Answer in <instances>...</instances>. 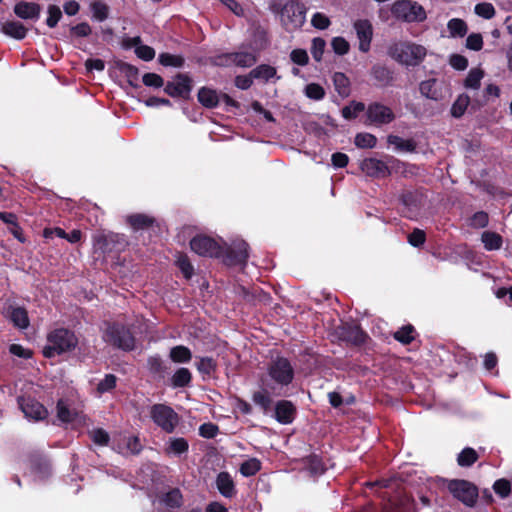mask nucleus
Wrapping results in <instances>:
<instances>
[{
	"label": "nucleus",
	"mask_w": 512,
	"mask_h": 512,
	"mask_svg": "<svg viewBox=\"0 0 512 512\" xmlns=\"http://www.w3.org/2000/svg\"><path fill=\"white\" fill-rule=\"evenodd\" d=\"M189 450V443L183 437L170 438L168 447L166 448L167 453H173L175 455H181L187 453Z\"/></svg>",
	"instance_id": "nucleus-44"
},
{
	"label": "nucleus",
	"mask_w": 512,
	"mask_h": 512,
	"mask_svg": "<svg viewBox=\"0 0 512 512\" xmlns=\"http://www.w3.org/2000/svg\"><path fill=\"white\" fill-rule=\"evenodd\" d=\"M366 110V106L363 102L352 101L351 105L344 106L341 110L343 118L346 120L355 119L360 112Z\"/></svg>",
	"instance_id": "nucleus-50"
},
{
	"label": "nucleus",
	"mask_w": 512,
	"mask_h": 512,
	"mask_svg": "<svg viewBox=\"0 0 512 512\" xmlns=\"http://www.w3.org/2000/svg\"><path fill=\"white\" fill-rule=\"evenodd\" d=\"M233 65L238 67H252L256 62V56L251 52H232Z\"/></svg>",
	"instance_id": "nucleus-40"
},
{
	"label": "nucleus",
	"mask_w": 512,
	"mask_h": 512,
	"mask_svg": "<svg viewBox=\"0 0 512 512\" xmlns=\"http://www.w3.org/2000/svg\"><path fill=\"white\" fill-rule=\"evenodd\" d=\"M326 42L321 37H315L312 40L311 54L315 61L320 62L325 50Z\"/></svg>",
	"instance_id": "nucleus-58"
},
{
	"label": "nucleus",
	"mask_w": 512,
	"mask_h": 512,
	"mask_svg": "<svg viewBox=\"0 0 512 512\" xmlns=\"http://www.w3.org/2000/svg\"><path fill=\"white\" fill-rule=\"evenodd\" d=\"M391 11L396 18L408 22H421L426 19L424 8L417 2L411 0H398L394 2Z\"/></svg>",
	"instance_id": "nucleus-10"
},
{
	"label": "nucleus",
	"mask_w": 512,
	"mask_h": 512,
	"mask_svg": "<svg viewBox=\"0 0 512 512\" xmlns=\"http://www.w3.org/2000/svg\"><path fill=\"white\" fill-rule=\"evenodd\" d=\"M367 124L382 126L391 123L395 119L392 109L380 102H372L366 108Z\"/></svg>",
	"instance_id": "nucleus-12"
},
{
	"label": "nucleus",
	"mask_w": 512,
	"mask_h": 512,
	"mask_svg": "<svg viewBox=\"0 0 512 512\" xmlns=\"http://www.w3.org/2000/svg\"><path fill=\"white\" fill-rule=\"evenodd\" d=\"M192 382V373L188 368H178L170 379V385L173 388L188 387Z\"/></svg>",
	"instance_id": "nucleus-30"
},
{
	"label": "nucleus",
	"mask_w": 512,
	"mask_h": 512,
	"mask_svg": "<svg viewBox=\"0 0 512 512\" xmlns=\"http://www.w3.org/2000/svg\"><path fill=\"white\" fill-rule=\"evenodd\" d=\"M90 439L98 446H107L110 436L103 428H95L88 432Z\"/></svg>",
	"instance_id": "nucleus-53"
},
{
	"label": "nucleus",
	"mask_w": 512,
	"mask_h": 512,
	"mask_svg": "<svg viewBox=\"0 0 512 512\" xmlns=\"http://www.w3.org/2000/svg\"><path fill=\"white\" fill-rule=\"evenodd\" d=\"M371 77L375 80L378 87L391 86L394 81V71L383 64H374L370 70Z\"/></svg>",
	"instance_id": "nucleus-19"
},
{
	"label": "nucleus",
	"mask_w": 512,
	"mask_h": 512,
	"mask_svg": "<svg viewBox=\"0 0 512 512\" xmlns=\"http://www.w3.org/2000/svg\"><path fill=\"white\" fill-rule=\"evenodd\" d=\"M436 84L437 80L435 78L422 81L419 85L421 95L431 100H439L441 92L437 90Z\"/></svg>",
	"instance_id": "nucleus-35"
},
{
	"label": "nucleus",
	"mask_w": 512,
	"mask_h": 512,
	"mask_svg": "<svg viewBox=\"0 0 512 512\" xmlns=\"http://www.w3.org/2000/svg\"><path fill=\"white\" fill-rule=\"evenodd\" d=\"M331 46H332V49L333 51L337 54V55H345L349 52V49H350V44L349 42L344 39L343 37H334L331 41Z\"/></svg>",
	"instance_id": "nucleus-60"
},
{
	"label": "nucleus",
	"mask_w": 512,
	"mask_h": 512,
	"mask_svg": "<svg viewBox=\"0 0 512 512\" xmlns=\"http://www.w3.org/2000/svg\"><path fill=\"white\" fill-rule=\"evenodd\" d=\"M149 417L158 428L167 434L174 433L181 420L180 415L165 403L151 405Z\"/></svg>",
	"instance_id": "nucleus-5"
},
{
	"label": "nucleus",
	"mask_w": 512,
	"mask_h": 512,
	"mask_svg": "<svg viewBox=\"0 0 512 512\" xmlns=\"http://www.w3.org/2000/svg\"><path fill=\"white\" fill-rule=\"evenodd\" d=\"M216 486L219 493L225 498H232L237 493L235 483L231 475L226 471H222L217 475Z\"/></svg>",
	"instance_id": "nucleus-22"
},
{
	"label": "nucleus",
	"mask_w": 512,
	"mask_h": 512,
	"mask_svg": "<svg viewBox=\"0 0 512 512\" xmlns=\"http://www.w3.org/2000/svg\"><path fill=\"white\" fill-rule=\"evenodd\" d=\"M169 358L174 363H189L192 359V352L187 346L177 345L170 349Z\"/></svg>",
	"instance_id": "nucleus-32"
},
{
	"label": "nucleus",
	"mask_w": 512,
	"mask_h": 512,
	"mask_svg": "<svg viewBox=\"0 0 512 512\" xmlns=\"http://www.w3.org/2000/svg\"><path fill=\"white\" fill-rule=\"evenodd\" d=\"M447 29L451 37L462 38L467 34L468 26L463 19L452 18L447 23Z\"/></svg>",
	"instance_id": "nucleus-41"
},
{
	"label": "nucleus",
	"mask_w": 512,
	"mask_h": 512,
	"mask_svg": "<svg viewBox=\"0 0 512 512\" xmlns=\"http://www.w3.org/2000/svg\"><path fill=\"white\" fill-rule=\"evenodd\" d=\"M193 88L192 78L187 73H177L175 81H168L164 92L172 98L188 100Z\"/></svg>",
	"instance_id": "nucleus-11"
},
{
	"label": "nucleus",
	"mask_w": 512,
	"mask_h": 512,
	"mask_svg": "<svg viewBox=\"0 0 512 512\" xmlns=\"http://www.w3.org/2000/svg\"><path fill=\"white\" fill-rule=\"evenodd\" d=\"M27 463L33 473L47 477L51 473V464L49 459L39 451H32L27 456Z\"/></svg>",
	"instance_id": "nucleus-18"
},
{
	"label": "nucleus",
	"mask_w": 512,
	"mask_h": 512,
	"mask_svg": "<svg viewBox=\"0 0 512 512\" xmlns=\"http://www.w3.org/2000/svg\"><path fill=\"white\" fill-rule=\"evenodd\" d=\"M18 403L27 418L39 421L45 419L48 415L46 407L35 398L30 396L19 397Z\"/></svg>",
	"instance_id": "nucleus-15"
},
{
	"label": "nucleus",
	"mask_w": 512,
	"mask_h": 512,
	"mask_svg": "<svg viewBox=\"0 0 512 512\" xmlns=\"http://www.w3.org/2000/svg\"><path fill=\"white\" fill-rule=\"evenodd\" d=\"M176 265L186 279H191L194 274V267L186 254H180L176 260Z\"/></svg>",
	"instance_id": "nucleus-52"
},
{
	"label": "nucleus",
	"mask_w": 512,
	"mask_h": 512,
	"mask_svg": "<svg viewBox=\"0 0 512 512\" xmlns=\"http://www.w3.org/2000/svg\"><path fill=\"white\" fill-rule=\"evenodd\" d=\"M305 94L310 99L321 100L325 96V90L317 83H310L305 87Z\"/></svg>",
	"instance_id": "nucleus-61"
},
{
	"label": "nucleus",
	"mask_w": 512,
	"mask_h": 512,
	"mask_svg": "<svg viewBox=\"0 0 512 512\" xmlns=\"http://www.w3.org/2000/svg\"><path fill=\"white\" fill-rule=\"evenodd\" d=\"M295 377L290 360L283 356L272 358L267 364L266 373L259 378L261 386L268 387L275 397L289 396V387Z\"/></svg>",
	"instance_id": "nucleus-1"
},
{
	"label": "nucleus",
	"mask_w": 512,
	"mask_h": 512,
	"mask_svg": "<svg viewBox=\"0 0 512 512\" xmlns=\"http://www.w3.org/2000/svg\"><path fill=\"white\" fill-rule=\"evenodd\" d=\"M183 496L179 488H173L164 494L162 502L169 508L175 509L182 505Z\"/></svg>",
	"instance_id": "nucleus-45"
},
{
	"label": "nucleus",
	"mask_w": 512,
	"mask_h": 512,
	"mask_svg": "<svg viewBox=\"0 0 512 512\" xmlns=\"http://www.w3.org/2000/svg\"><path fill=\"white\" fill-rule=\"evenodd\" d=\"M142 82L147 87L161 88L164 85V79L156 73H145L142 77Z\"/></svg>",
	"instance_id": "nucleus-63"
},
{
	"label": "nucleus",
	"mask_w": 512,
	"mask_h": 512,
	"mask_svg": "<svg viewBox=\"0 0 512 512\" xmlns=\"http://www.w3.org/2000/svg\"><path fill=\"white\" fill-rule=\"evenodd\" d=\"M218 433V425L212 422L203 423L199 427V435L206 439H213L217 436Z\"/></svg>",
	"instance_id": "nucleus-62"
},
{
	"label": "nucleus",
	"mask_w": 512,
	"mask_h": 512,
	"mask_svg": "<svg viewBox=\"0 0 512 512\" xmlns=\"http://www.w3.org/2000/svg\"><path fill=\"white\" fill-rule=\"evenodd\" d=\"M470 104V97L467 94H461L457 97L451 107V115L454 118H460L464 115L465 111Z\"/></svg>",
	"instance_id": "nucleus-46"
},
{
	"label": "nucleus",
	"mask_w": 512,
	"mask_h": 512,
	"mask_svg": "<svg viewBox=\"0 0 512 512\" xmlns=\"http://www.w3.org/2000/svg\"><path fill=\"white\" fill-rule=\"evenodd\" d=\"M360 169L368 177L374 179H384L391 175V170L387 163L377 158H365L361 164Z\"/></svg>",
	"instance_id": "nucleus-14"
},
{
	"label": "nucleus",
	"mask_w": 512,
	"mask_h": 512,
	"mask_svg": "<svg viewBox=\"0 0 512 512\" xmlns=\"http://www.w3.org/2000/svg\"><path fill=\"white\" fill-rule=\"evenodd\" d=\"M189 244L191 250L202 257L220 258L223 255V246L208 235L197 234Z\"/></svg>",
	"instance_id": "nucleus-9"
},
{
	"label": "nucleus",
	"mask_w": 512,
	"mask_h": 512,
	"mask_svg": "<svg viewBox=\"0 0 512 512\" xmlns=\"http://www.w3.org/2000/svg\"><path fill=\"white\" fill-rule=\"evenodd\" d=\"M305 469L309 472L310 476L318 477L323 475L327 466L322 457L317 454H310L303 459Z\"/></svg>",
	"instance_id": "nucleus-24"
},
{
	"label": "nucleus",
	"mask_w": 512,
	"mask_h": 512,
	"mask_svg": "<svg viewBox=\"0 0 512 512\" xmlns=\"http://www.w3.org/2000/svg\"><path fill=\"white\" fill-rule=\"evenodd\" d=\"M48 17L46 19V25L49 28H55L62 18V11L59 6L50 4L47 8Z\"/></svg>",
	"instance_id": "nucleus-54"
},
{
	"label": "nucleus",
	"mask_w": 512,
	"mask_h": 512,
	"mask_svg": "<svg viewBox=\"0 0 512 512\" xmlns=\"http://www.w3.org/2000/svg\"><path fill=\"white\" fill-rule=\"evenodd\" d=\"M354 29L359 40V50L361 52H368L373 37V27L369 20L359 19L353 24Z\"/></svg>",
	"instance_id": "nucleus-16"
},
{
	"label": "nucleus",
	"mask_w": 512,
	"mask_h": 512,
	"mask_svg": "<svg viewBox=\"0 0 512 512\" xmlns=\"http://www.w3.org/2000/svg\"><path fill=\"white\" fill-rule=\"evenodd\" d=\"M271 10L281 15L283 25L287 31L299 29L305 23L307 9L303 3L291 1L282 6L273 4Z\"/></svg>",
	"instance_id": "nucleus-6"
},
{
	"label": "nucleus",
	"mask_w": 512,
	"mask_h": 512,
	"mask_svg": "<svg viewBox=\"0 0 512 512\" xmlns=\"http://www.w3.org/2000/svg\"><path fill=\"white\" fill-rule=\"evenodd\" d=\"M276 73V68L268 64L258 65L250 71V75L254 77V79H263L265 81H269Z\"/></svg>",
	"instance_id": "nucleus-43"
},
{
	"label": "nucleus",
	"mask_w": 512,
	"mask_h": 512,
	"mask_svg": "<svg viewBox=\"0 0 512 512\" xmlns=\"http://www.w3.org/2000/svg\"><path fill=\"white\" fill-rule=\"evenodd\" d=\"M116 383L117 377L114 374H106L104 379L97 384V392L100 394L110 392L116 387Z\"/></svg>",
	"instance_id": "nucleus-56"
},
{
	"label": "nucleus",
	"mask_w": 512,
	"mask_h": 512,
	"mask_svg": "<svg viewBox=\"0 0 512 512\" xmlns=\"http://www.w3.org/2000/svg\"><path fill=\"white\" fill-rule=\"evenodd\" d=\"M494 492L502 499L511 494V482L505 478L498 479L493 484Z\"/></svg>",
	"instance_id": "nucleus-55"
},
{
	"label": "nucleus",
	"mask_w": 512,
	"mask_h": 512,
	"mask_svg": "<svg viewBox=\"0 0 512 512\" xmlns=\"http://www.w3.org/2000/svg\"><path fill=\"white\" fill-rule=\"evenodd\" d=\"M273 394L268 391V387H263L261 390L255 391L252 394V400L253 402L259 406L263 412H268L272 406L273 400H272Z\"/></svg>",
	"instance_id": "nucleus-29"
},
{
	"label": "nucleus",
	"mask_w": 512,
	"mask_h": 512,
	"mask_svg": "<svg viewBox=\"0 0 512 512\" xmlns=\"http://www.w3.org/2000/svg\"><path fill=\"white\" fill-rule=\"evenodd\" d=\"M356 147L361 149H372L377 144V138L375 135L367 132L357 133L354 139Z\"/></svg>",
	"instance_id": "nucleus-47"
},
{
	"label": "nucleus",
	"mask_w": 512,
	"mask_h": 512,
	"mask_svg": "<svg viewBox=\"0 0 512 512\" xmlns=\"http://www.w3.org/2000/svg\"><path fill=\"white\" fill-rule=\"evenodd\" d=\"M8 317L13 325L19 329H26L30 324L28 312L24 307H10Z\"/></svg>",
	"instance_id": "nucleus-28"
},
{
	"label": "nucleus",
	"mask_w": 512,
	"mask_h": 512,
	"mask_svg": "<svg viewBox=\"0 0 512 512\" xmlns=\"http://www.w3.org/2000/svg\"><path fill=\"white\" fill-rule=\"evenodd\" d=\"M227 266H246L249 258V244L242 240H235L230 245L223 246V255L220 257Z\"/></svg>",
	"instance_id": "nucleus-8"
},
{
	"label": "nucleus",
	"mask_w": 512,
	"mask_h": 512,
	"mask_svg": "<svg viewBox=\"0 0 512 512\" xmlns=\"http://www.w3.org/2000/svg\"><path fill=\"white\" fill-rule=\"evenodd\" d=\"M116 69L127 78L128 84L133 88H138L139 85V69L123 60L115 61Z\"/></svg>",
	"instance_id": "nucleus-23"
},
{
	"label": "nucleus",
	"mask_w": 512,
	"mask_h": 512,
	"mask_svg": "<svg viewBox=\"0 0 512 512\" xmlns=\"http://www.w3.org/2000/svg\"><path fill=\"white\" fill-rule=\"evenodd\" d=\"M474 11L478 16L487 20L493 18L496 13L494 6L489 2L476 4Z\"/></svg>",
	"instance_id": "nucleus-57"
},
{
	"label": "nucleus",
	"mask_w": 512,
	"mask_h": 512,
	"mask_svg": "<svg viewBox=\"0 0 512 512\" xmlns=\"http://www.w3.org/2000/svg\"><path fill=\"white\" fill-rule=\"evenodd\" d=\"M335 90L341 97H347L350 94L349 78L342 72H336L333 75Z\"/></svg>",
	"instance_id": "nucleus-39"
},
{
	"label": "nucleus",
	"mask_w": 512,
	"mask_h": 512,
	"mask_svg": "<svg viewBox=\"0 0 512 512\" xmlns=\"http://www.w3.org/2000/svg\"><path fill=\"white\" fill-rule=\"evenodd\" d=\"M103 340L113 348L130 352L136 348V338L132 329L122 323H109L104 331Z\"/></svg>",
	"instance_id": "nucleus-3"
},
{
	"label": "nucleus",
	"mask_w": 512,
	"mask_h": 512,
	"mask_svg": "<svg viewBox=\"0 0 512 512\" xmlns=\"http://www.w3.org/2000/svg\"><path fill=\"white\" fill-rule=\"evenodd\" d=\"M217 361L212 357H200L196 363L198 372L203 376H212L217 370Z\"/></svg>",
	"instance_id": "nucleus-38"
},
{
	"label": "nucleus",
	"mask_w": 512,
	"mask_h": 512,
	"mask_svg": "<svg viewBox=\"0 0 512 512\" xmlns=\"http://www.w3.org/2000/svg\"><path fill=\"white\" fill-rule=\"evenodd\" d=\"M197 98L199 103L208 109L217 107L220 101L216 90L208 87H201L198 91Z\"/></svg>",
	"instance_id": "nucleus-27"
},
{
	"label": "nucleus",
	"mask_w": 512,
	"mask_h": 512,
	"mask_svg": "<svg viewBox=\"0 0 512 512\" xmlns=\"http://www.w3.org/2000/svg\"><path fill=\"white\" fill-rule=\"evenodd\" d=\"M57 418L63 423H72L77 418V411L69 409L65 400L59 399L56 404Z\"/></svg>",
	"instance_id": "nucleus-34"
},
{
	"label": "nucleus",
	"mask_w": 512,
	"mask_h": 512,
	"mask_svg": "<svg viewBox=\"0 0 512 512\" xmlns=\"http://www.w3.org/2000/svg\"><path fill=\"white\" fill-rule=\"evenodd\" d=\"M93 18L99 22L106 20L109 16V6L103 1L96 0L90 4Z\"/></svg>",
	"instance_id": "nucleus-49"
},
{
	"label": "nucleus",
	"mask_w": 512,
	"mask_h": 512,
	"mask_svg": "<svg viewBox=\"0 0 512 512\" xmlns=\"http://www.w3.org/2000/svg\"><path fill=\"white\" fill-rule=\"evenodd\" d=\"M126 223L134 232H138L153 227L156 219L144 213H134L126 217Z\"/></svg>",
	"instance_id": "nucleus-21"
},
{
	"label": "nucleus",
	"mask_w": 512,
	"mask_h": 512,
	"mask_svg": "<svg viewBox=\"0 0 512 512\" xmlns=\"http://www.w3.org/2000/svg\"><path fill=\"white\" fill-rule=\"evenodd\" d=\"M340 340L354 346H361L368 339L367 333L357 324L344 323L337 329Z\"/></svg>",
	"instance_id": "nucleus-13"
},
{
	"label": "nucleus",
	"mask_w": 512,
	"mask_h": 512,
	"mask_svg": "<svg viewBox=\"0 0 512 512\" xmlns=\"http://www.w3.org/2000/svg\"><path fill=\"white\" fill-rule=\"evenodd\" d=\"M14 13L24 20H36L40 16L41 6L38 3L19 1L14 5Z\"/></svg>",
	"instance_id": "nucleus-20"
},
{
	"label": "nucleus",
	"mask_w": 512,
	"mask_h": 512,
	"mask_svg": "<svg viewBox=\"0 0 512 512\" xmlns=\"http://www.w3.org/2000/svg\"><path fill=\"white\" fill-rule=\"evenodd\" d=\"M331 24L330 19L322 12H316L311 19V25L319 30L327 29Z\"/></svg>",
	"instance_id": "nucleus-64"
},
{
	"label": "nucleus",
	"mask_w": 512,
	"mask_h": 512,
	"mask_svg": "<svg viewBox=\"0 0 512 512\" xmlns=\"http://www.w3.org/2000/svg\"><path fill=\"white\" fill-rule=\"evenodd\" d=\"M387 142L390 145H394L399 151L413 153L417 148V143L413 139H403L397 135H389L387 137Z\"/></svg>",
	"instance_id": "nucleus-33"
},
{
	"label": "nucleus",
	"mask_w": 512,
	"mask_h": 512,
	"mask_svg": "<svg viewBox=\"0 0 512 512\" xmlns=\"http://www.w3.org/2000/svg\"><path fill=\"white\" fill-rule=\"evenodd\" d=\"M78 345L76 334L67 328H56L47 334V344L42 350L45 358H54L73 351Z\"/></svg>",
	"instance_id": "nucleus-2"
},
{
	"label": "nucleus",
	"mask_w": 512,
	"mask_h": 512,
	"mask_svg": "<svg viewBox=\"0 0 512 512\" xmlns=\"http://www.w3.org/2000/svg\"><path fill=\"white\" fill-rule=\"evenodd\" d=\"M484 76V72L479 68H473L469 71L464 86L470 89H478L481 84V79Z\"/></svg>",
	"instance_id": "nucleus-51"
},
{
	"label": "nucleus",
	"mask_w": 512,
	"mask_h": 512,
	"mask_svg": "<svg viewBox=\"0 0 512 512\" xmlns=\"http://www.w3.org/2000/svg\"><path fill=\"white\" fill-rule=\"evenodd\" d=\"M158 62L164 67L181 68L185 64V58L182 55H174L168 52L160 53Z\"/></svg>",
	"instance_id": "nucleus-42"
},
{
	"label": "nucleus",
	"mask_w": 512,
	"mask_h": 512,
	"mask_svg": "<svg viewBox=\"0 0 512 512\" xmlns=\"http://www.w3.org/2000/svg\"><path fill=\"white\" fill-rule=\"evenodd\" d=\"M147 369L154 377L163 379L168 374L169 367L160 355H153L147 359Z\"/></svg>",
	"instance_id": "nucleus-26"
},
{
	"label": "nucleus",
	"mask_w": 512,
	"mask_h": 512,
	"mask_svg": "<svg viewBox=\"0 0 512 512\" xmlns=\"http://www.w3.org/2000/svg\"><path fill=\"white\" fill-rule=\"evenodd\" d=\"M297 415V408L290 400H279L274 407V418L283 425L291 424Z\"/></svg>",
	"instance_id": "nucleus-17"
},
{
	"label": "nucleus",
	"mask_w": 512,
	"mask_h": 512,
	"mask_svg": "<svg viewBox=\"0 0 512 512\" xmlns=\"http://www.w3.org/2000/svg\"><path fill=\"white\" fill-rule=\"evenodd\" d=\"M389 55L406 66H417L426 56V49L415 43H399L389 48Z\"/></svg>",
	"instance_id": "nucleus-7"
},
{
	"label": "nucleus",
	"mask_w": 512,
	"mask_h": 512,
	"mask_svg": "<svg viewBox=\"0 0 512 512\" xmlns=\"http://www.w3.org/2000/svg\"><path fill=\"white\" fill-rule=\"evenodd\" d=\"M481 240L484 244V248L488 251L500 249L503 243L502 236L496 232L491 231L483 232Z\"/></svg>",
	"instance_id": "nucleus-36"
},
{
	"label": "nucleus",
	"mask_w": 512,
	"mask_h": 512,
	"mask_svg": "<svg viewBox=\"0 0 512 512\" xmlns=\"http://www.w3.org/2000/svg\"><path fill=\"white\" fill-rule=\"evenodd\" d=\"M489 224V215L485 211H478L470 218V226L476 229L485 228Z\"/></svg>",
	"instance_id": "nucleus-59"
},
{
	"label": "nucleus",
	"mask_w": 512,
	"mask_h": 512,
	"mask_svg": "<svg viewBox=\"0 0 512 512\" xmlns=\"http://www.w3.org/2000/svg\"><path fill=\"white\" fill-rule=\"evenodd\" d=\"M479 459L477 451L471 447H465L457 456V464L460 467H471Z\"/></svg>",
	"instance_id": "nucleus-37"
},
{
	"label": "nucleus",
	"mask_w": 512,
	"mask_h": 512,
	"mask_svg": "<svg viewBox=\"0 0 512 512\" xmlns=\"http://www.w3.org/2000/svg\"><path fill=\"white\" fill-rule=\"evenodd\" d=\"M443 485L454 499L469 508H473L478 501V487L465 479H442Z\"/></svg>",
	"instance_id": "nucleus-4"
},
{
	"label": "nucleus",
	"mask_w": 512,
	"mask_h": 512,
	"mask_svg": "<svg viewBox=\"0 0 512 512\" xmlns=\"http://www.w3.org/2000/svg\"><path fill=\"white\" fill-rule=\"evenodd\" d=\"M417 332L412 324H406L393 333V338L402 345H409L415 340Z\"/></svg>",
	"instance_id": "nucleus-31"
},
{
	"label": "nucleus",
	"mask_w": 512,
	"mask_h": 512,
	"mask_svg": "<svg viewBox=\"0 0 512 512\" xmlns=\"http://www.w3.org/2000/svg\"><path fill=\"white\" fill-rule=\"evenodd\" d=\"M6 36L16 40H22L26 37L28 29L19 21H6L0 29Z\"/></svg>",
	"instance_id": "nucleus-25"
},
{
	"label": "nucleus",
	"mask_w": 512,
	"mask_h": 512,
	"mask_svg": "<svg viewBox=\"0 0 512 512\" xmlns=\"http://www.w3.org/2000/svg\"><path fill=\"white\" fill-rule=\"evenodd\" d=\"M261 461L257 458H249L240 465V473L245 477L256 475L261 470Z\"/></svg>",
	"instance_id": "nucleus-48"
}]
</instances>
